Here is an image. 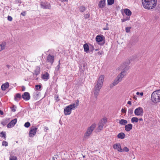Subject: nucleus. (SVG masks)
I'll list each match as a JSON object with an SVG mask.
<instances>
[{"label":"nucleus","mask_w":160,"mask_h":160,"mask_svg":"<svg viewBox=\"0 0 160 160\" xmlns=\"http://www.w3.org/2000/svg\"><path fill=\"white\" fill-rule=\"evenodd\" d=\"M104 78V75H100L98 78L96 84L94 87L93 92L95 98H97L100 90L103 86Z\"/></svg>","instance_id":"obj_1"},{"label":"nucleus","mask_w":160,"mask_h":160,"mask_svg":"<svg viewBox=\"0 0 160 160\" xmlns=\"http://www.w3.org/2000/svg\"><path fill=\"white\" fill-rule=\"evenodd\" d=\"M157 2V0H142L143 7L148 9L154 8L156 6Z\"/></svg>","instance_id":"obj_2"},{"label":"nucleus","mask_w":160,"mask_h":160,"mask_svg":"<svg viewBox=\"0 0 160 160\" xmlns=\"http://www.w3.org/2000/svg\"><path fill=\"white\" fill-rule=\"evenodd\" d=\"M79 100H77L75 101V103H72L66 106L64 109V112L65 115H68L71 114L72 110L75 109L79 105Z\"/></svg>","instance_id":"obj_3"},{"label":"nucleus","mask_w":160,"mask_h":160,"mask_svg":"<svg viewBox=\"0 0 160 160\" xmlns=\"http://www.w3.org/2000/svg\"><path fill=\"white\" fill-rule=\"evenodd\" d=\"M127 71L125 70H123L121 72L118 74L117 77L114 80L113 82L110 85V88L117 85L119 82H121L123 78L126 75Z\"/></svg>","instance_id":"obj_4"},{"label":"nucleus","mask_w":160,"mask_h":160,"mask_svg":"<svg viewBox=\"0 0 160 160\" xmlns=\"http://www.w3.org/2000/svg\"><path fill=\"white\" fill-rule=\"evenodd\" d=\"M151 100L154 103L160 102V90L153 92L151 94Z\"/></svg>","instance_id":"obj_5"},{"label":"nucleus","mask_w":160,"mask_h":160,"mask_svg":"<svg viewBox=\"0 0 160 160\" xmlns=\"http://www.w3.org/2000/svg\"><path fill=\"white\" fill-rule=\"evenodd\" d=\"M96 126V124L94 123L88 128L86 132L84 135V138L85 139H88L89 138Z\"/></svg>","instance_id":"obj_6"},{"label":"nucleus","mask_w":160,"mask_h":160,"mask_svg":"<svg viewBox=\"0 0 160 160\" xmlns=\"http://www.w3.org/2000/svg\"><path fill=\"white\" fill-rule=\"evenodd\" d=\"M95 39L97 42L100 45H103L105 43V37L102 35H98Z\"/></svg>","instance_id":"obj_7"},{"label":"nucleus","mask_w":160,"mask_h":160,"mask_svg":"<svg viewBox=\"0 0 160 160\" xmlns=\"http://www.w3.org/2000/svg\"><path fill=\"white\" fill-rule=\"evenodd\" d=\"M134 113L136 116H142L143 114V110L142 108L138 107L134 111Z\"/></svg>","instance_id":"obj_8"},{"label":"nucleus","mask_w":160,"mask_h":160,"mask_svg":"<svg viewBox=\"0 0 160 160\" xmlns=\"http://www.w3.org/2000/svg\"><path fill=\"white\" fill-rule=\"evenodd\" d=\"M107 121V119L105 118H103L99 122L98 124V130H99V131L102 129L103 127L105 125Z\"/></svg>","instance_id":"obj_9"},{"label":"nucleus","mask_w":160,"mask_h":160,"mask_svg":"<svg viewBox=\"0 0 160 160\" xmlns=\"http://www.w3.org/2000/svg\"><path fill=\"white\" fill-rule=\"evenodd\" d=\"M37 129V128L35 127H31L29 133V137H34L36 134Z\"/></svg>","instance_id":"obj_10"},{"label":"nucleus","mask_w":160,"mask_h":160,"mask_svg":"<svg viewBox=\"0 0 160 160\" xmlns=\"http://www.w3.org/2000/svg\"><path fill=\"white\" fill-rule=\"evenodd\" d=\"M54 59V56L51 54H49L47 58L46 61L48 62H49L51 65H52Z\"/></svg>","instance_id":"obj_11"},{"label":"nucleus","mask_w":160,"mask_h":160,"mask_svg":"<svg viewBox=\"0 0 160 160\" xmlns=\"http://www.w3.org/2000/svg\"><path fill=\"white\" fill-rule=\"evenodd\" d=\"M17 122V119L15 118L12 120L7 125L8 128H10L13 127Z\"/></svg>","instance_id":"obj_12"},{"label":"nucleus","mask_w":160,"mask_h":160,"mask_svg":"<svg viewBox=\"0 0 160 160\" xmlns=\"http://www.w3.org/2000/svg\"><path fill=\"white\" fill-rule=\"evenodd\" d=\"M113 147L114 149H117L118 152H122L120 143H118L114 144Z\"/></svg>","instance_id":"obj_13"},{"label":"nucleus","mask_w":160,"mask_h":160,"mask_svg":"<svg viewBox=\"0 0 160 160\" xmlns=\"http://www.w3.org/2000/svg\"><path fill=\"white\" fill-rule=\"evenodd\" d=\"M41 5V7L44 9H49L50 7V4L47 2H42Z\"/></svg>","instance_id":"obj_14"},{"label":"nucleus","mask_w":160,"mask_h":160,"mask_svg":"<svg viewBox=\"0 0 160 160\" xmlns=\"http://www.w3.org/2000/svg\"><path fill=\"white\" fill-rule=\"evenodd\" d=\"M22 98L25 100H28L30 99V95L28 92H25L22 95Z\"/></svg>","instance_id":"obj_15"},{"label":"nucleus","mask_w":160,"mask_h":160,"mask_svg":"<svg viewBox=\"0 0 160 160\" xmlns=\"http://www.w3.org/2000/svg\"><path fill=\"white\" fill-rule=\"evenodd\" d=\"M106 0H100L99 1L98 6L100 8L104 7L106 5Z\"/></svg>","instance_id":"obj_16"},{"label":"nucleus","mask_w":160,"mask_h":160,"mask_svg":"<svg viewBox=\"0 0 160 160\" xmlns=\"http://www.w3.org/2000/svg\"><path fill=\"white\" fill-rule=\"evenodd\" d=\"M132 125L131 124L126 125L125 126V130L127 132H129L132 129Z\"/></svg>","instance_id":"obj_17"},{"label":"nucleus","mask_w":160,"mask_h":160,"mask_svg":"<svg viewBox=\"0 0 160 160\" xmlns=\"http://www.w3.org/2000/svg\"><path fill=\"white\" fill-rule=\"evenodd\" d=\"M9 86V83L6 82L5 83L2 85L1 87V89L3 91H5Z\"/></svg>","instance_id":"obj_18"},{"label":"nucleus","mask_w":160,"mask_h":160,"mask_svg":"<svg viewBox=\"0 0 160 160\" xmlns=\"http://www.w3.org/2000/svg\"><path fill=\"white\" fill-rule=\"evenodd\" d=\"M40 68L39 67L37 66L34 70V72L33 73V74L36 76L38 75L40 73Z\"/></svg>","instance_id":"obj_19"},{"label":"nucleus","mask_w":160,"mask_h":160,"mask_svg":"<svg viewBox=\"0 0 160 160\" xmlns=\"http://www.w3.org/2000/svg\"><path fill=\"white\" fill-rule=\"evenodd\" d=\"M42 78L45 80L48 79L49 78V74L47 72H45V74L42 75Z\"/></svg>","instance_id":"obj_20"},{"label":"nucleus","mask_w":160,"mask_h":160,"mask_svg":"<svg viewBox=\"0 0 160 160\" xmlns=\"http://www.w3.org/2000/svg\"><path fill=\"white\" fill-rule=\"evenodd\" d=\"M6 45V43L5 42H3L0 44V52L5 49Z\"/></svg>","instance_id":"obj_21"},{"label":"nucleus","mask_w":160,"mask_h":160,"mask_svg":"<svg viewBox=\"0 0 160 160\" xmlns=\"http://www.w3.org/2000/svg\"><path fill=\"white\" fill-rule=\"evenodd\" d=\"M125 14L128 16H130L132 14V12L128 9H125L124 10Z\"/></svg>","instance_id":"obj_22"},{"label":"nucleus","mask_w":160,"mask_h":160,"mask_svg":"<svg viewBox=\"0 0 160 160\" xmlns=\"http://www.w3.org/2000/svg\"><path fill=\"white\" fill-rule=\"evenodd\" d=\"M21 98V95L20 93H17L15 96L14 99L15 101H19Z\"/></svg>","instance_id":"obj_23"},{"label":"nucleus","mask_w":160,"mask_h":160,"mask_svg":"<svg viewBox=\"0 0 160 160\" xmlns=\"http://www.w3.org/2000/svg\"><path fill=\"white\" fill-rule=\"evenodd\" d=\"M119 123L122 125H124L128 123V121L126 120L122 119L120 120Z\"/></svg>","instance_id":"obj_24"},{"label":"nucleus","mask_w":160,"mask_h":160,"mask_svg":"<svg viewBox=\"0 0 160 160\" xmlns=\"http://www.w3.org/2000/svg\"><path fill=\"white\" fill-rule=\"evenodd\" d=\"M83 47L84 51L86 52H88L89 50L88 45L87 43H85L84 44Z\"/></svg>","instance_id":"obj_25"},{"label":"nucleus","mask_w":160,"mask_h":160,"mask_svg":"<svg viewBox=\"0 0 160 160\" xmlns=\"http://www.w3.org/2000/svg\"><path fill=\"white\" fill-rule=\"evenodd\" d=\"M117 137L119 138L123 139L124 138L125 134L123 132L120 133L118 135Z\"/></svg>","instance_id":"obj_26"},{"label":"nucleus","mask_w":160,"mask_h":160,"mask_svg":"<svg viewBox=\"0 0 160 160\" xmlns=\"http://www.w3.org/2000/svg\"><path fill=\"white\" fill-rule=\"evenodd\" d=\"M9 119H6L4 120H2L1 121V124L3 126H5L6 124L8 122Z\"/></svg>","instance_id":"obj_27"},{"label":"nucleus","mask_w":160,"mask_h":160,"mask_svg":"<svg viewBox=\"0 0 160 160\" xmlns=\"http://www.w3.org/2000/svg\"><path fill=\"white\" fill-rule=\"evenodd\" d=\"M131 121L132 123L134 122H137L138 121V119L137 118L133 117L132 118Z\"/></svg>","instance_id":"obj_28"},{"label":"nucleus","mask_w":160,"mask_h":160,"mask_svg":"<svg viewBox=\"0 0 160 160\" xmlns=\"http://www.w3.org/2000/svg\"><path fill=\"white\" fill-rule=\"evenodd\" d=\"M86 9V8L83 6H81L79 8L80 11L82 12H83Z\"/></svg>","instance_id":"obj_29"},{"label":"nucleus","mask_w":160,"mask_h":160,"mask_svg":"<svg viewBox=\"0 0 160 160\" xmlns=\"http://www.w3.org/2000/svg\"><path fill=\"white\" fill-rule=\"evenodd\" d=\"M0 137L2 138H3L4 139L6 138V133L5 132H1L0 133Z\"/></svg>","instance_id":"obj_30"},{"label":"nucleus","mask_w":160,"mask_h":160,"mask_svg":"<svg viewBox=\"0 0 160 160\" xmlns=\"http://www.w3.org/2000/svg\"><path fill=\"white\" fill-rule=\"evenodd\" d=\"M114 0H108V5H112L114 3Z\"/></svg>","instance_id":"obj_31"},{"label":"nucleus","mask_w":160,"mask_h":160,"mask_svg":"<svg viewBox=\"0 0 160 160\" xmlns=\"http://www.w3.org/2000/svg\"><path fill=\"white\" fill-rule=\"evenodd\" d=\"M17 158L16 156L11 155L9 157V160H16Z\"/></svg>","instance_id":"obj_32"},{"label":"nucleus","mask_w":160,"mask_h":160,"mask_svg":"<svg viewBox=\"0 0 160 160\" xmlns=\"http://www.w3.org/2000/svg\"><path fill=\"white\" fill-rule=\"evenodd\" d=\"M133 113L132 109L129 108L128 109V115H131Z\"/></svg>","instance_id":"obj_33"},{"label":"nucleus","mask_w":160,"mask_h":160,"mask_svg":"<svg viewBox=\"0 0 160 160\" xmlns=\"http://www.w3.org/2000/svg\"><path fill=\"white\" fill-rule=\"evenodd\" d=\"M41 88V86L40 85H35V89L36 90H39Z\"/></svg>","instance_id":"obj_34"},{"label":"nucleus","mask_w":160,"mask_h":160,"mask_svg":"<svg viewBox=\"0 0 160 160\" xmlns=\"http://www.w3.org/2000/svg\"><path fill=\"white\" fill-rule=\"evenodd\" d=\"M90 14L89 13H88L84 15V17L85 19H88L90 17Z\"/></svg>","instance_id":"obj_35"},{"label":"nucleus","mask_w":160,"mask_h":160,"mask_svg":"<svg viewBox=\"0 0 160 160\" xmlns=\"http://www.w3.org/2000/svg\"><path fill=\"white\" fill-rule=\"evenodd\" d=\"M129 17H127L125 18L122 19H121L122 22H124L128 20H129Z\"/></svg>","instance_id":"obj_36"},{"label":"nucleus","mask_w":160,"mask_h":160,"mask_svg":"<svg viewBox=\"0 0 160 160\" xmlns=\"http://www.w3.org/2000/svg\"><path fill=\"white\" fill-rule=\"evenodd\" d=\"M30 125V122H26L24 125V126L27 128H28Z\"/></svg>","instance_id":"obj_37"},{"label":"nucleus","mask_w":160,"mask_h":160,"mask_svg":"<svg viewBox=\"0 0 160 160\" xmlns=\"http://www.w3.org/2000/svg\"><path fill=\"white\" fill-rule=\"evenodd\" d=\"M122 152L125 151L126 152H128L129 150V149L126 147H124L123 149H122Z\"/></svg>","instance_id":"obj_38"},{"label":"nucleus","mask_w":160,"mask_h":160,"mask_svg":"<svg viewBox=\"0 0 160 160\" xmlns=\"http://www.w3.org/2000/svg\"><path fill=\"white\" fill-rule=\"evenodd\" d=\"M131 28L130 27H126L125 28V30L127 32H130Z\"/></svg>","instance_id":"obj_39"},{"label":"nucleus","mask_w":160,"mask_h":160,"mask_svg":"<svg viewBox=\"0 0 160 160\" xmlns=\"http://www.w3.org/2000/svg\"><path fill=\"white\" fill-rule=\"evenodd\" d=\"M2 145L3 146H7L8 145V143L6 141H4L2 142Z\"/></svg>","instance_id":"obj_40"},{"label":"nucleus","mask_w":160,"mask_h":160,"mask_svg":"<svg viewBox=\"0 0 160 160\" xmlns=\"http://www.w3.org/2000/svg\"><path fill=\"white\" fill-rule=\"evenodd\" d=\"M60 68V65H58L55 68V71L56 72H58L59 71Z\"/></svg>","instance_id":"obj_41"},{"label":"nucleus","mask_w":160,"mask_h":160,"mask_svg":"<svg viewBox=\"0 0 160 160\" xmlns=\"http://www.w3.org/2000/svg\"><path fill=\"white\" fill-rule=\"evenodd\" d=\"M83 68L82 70V68H81V67H80V70L81 71L83 72L84 71V70L85 69V67H86V64L85 63H83Z\"/></svg>","instance_id":"obj_42"},{"label":"nucleus","mask_w":160,"mask_h":160,"mask_svg":"<svg viewBox=\"0 0 160 160\" xmlns=\"http://www.w3.org/2000/svg\"><path fill=\"white\" fill-rule=\"evenodd\" d=\"M16 108V107L14 105H13L12 107L11 108V110L12 112H15L16 111L15 108Z\"/></svg>","instance_id":"obj_43"},{"label":"nucleus","mask_w":160,"mask_h":160,"mask_svg":"<svg viewBox=\"0 0 160 160\" xmlns=\"http://www.w3.org/2000/svg\"><path fill=\"white\" fill-rule=\"evenodd\" d=\"M8 21H12V18L11 16H8Z\"/></svg>","instance_id":"obj_44"},{"label":"nucleus","mask_w":160,"mask_h":160,"mask_svg":"<svg viewBox=\"0 0 160 160\" xmlns=\"http://www.w3.org/2000/svg\"><path fill=\"white\" fill-rule=\"evenodd\" d=\"M126 109L125 108H122L121 110V112L122 113H126Z\"/></svg>","instance_id":"obj_45"},{"label":"nucleus","mask_w":160,"mask_h":160,"mask_svg":"<svg viewBox=\"0 0 160 160\" xmlns=\"http://www.w3.org/2000/svg\"><path fill=\"white\" fill-rule=\"evenodd\" d=\"M54 98L56 101H58L59 100V99H58L59 97L58 95H55L54 97Z\"/></svg>","instance_id":"obj_46"},{"label":"nucleus","mask_w":160,"mask_h":160,"mask_svg":"<svg viewBox=\"0 0 160 160\" xmlns=\"http://www.w3.org/2000/svg\"><path fill=\"white\" fill-rule=\"evenodd\" d=\"M108 23H107L106 24V27H105V28H103V29L104 30H108L109 29V28L108 27Z\"/></svg>","instance_id":"obj_47"},{"label":"nucleus","mask_w":160,"mask_h":160,"mask_svg":"<svg viewBox=\"0 0 160 160\" xmlns=\"http://www.w3.org/2000/svg\"><path fill=\"white\" fill-rule=\"evenodd\" d=\"M136 94L137 95H140L141 96H142L143 95V93L142 92H137V93H136Z\"/></svg>","instance_id":"obj_48"},{"label":"nucleus","mask_w":160,"mask_h":160,"mask_svg":"<svg viewBox=\"0 0 160 160\" xmlns=\"http://www.w3.org/2000/svg\"><path fill=\"white\" fill-rule=\"evenodd\" d=\"M22 91H24L25 90V88L24 86H22Z\"/></svg>","instance_id":"obj_49"},{"label":"nucleus","mask_w":160,"mask_h":160,"mask_svg":"<svg viewBox=\"0 0 160 160\" xmlns=\"http://www.w3.org/2000/svg\"><path fill=\"white\" fill-rule=\"evenodd\" d=\"M36 95V96H35V98H37L36 96H38V94L37 92H34L33 93V96H34L35 95Z\"/></svg>","instance_id":"obj_50"},{"label":"nucleus","mask_w":160,"mask_h":160,"mask_svg":"<svg viewBox=\"0 0 160 160\" xmlns=\"http://www.w3.org/2000/svg\"><path fill=\"white\" fill-rule=\"evenodd\" d=\"M102 52H98V55H102Z\"/></svg>","instance_id":"obj_51"},{"label":"nucleus","mask_w":160,"mask_h":160,"mask_svg":"<svg viewBox=\"0 0 160 160\" xmlns=\"http://www.w3.org/2000/svg\"><path fill=\"white\" fill-rule=\"evenodd\" d=\"M1 114L2 115H3V112H2V111L0 110V115Z\"/></svg>","instance_id":"obj_52"},{"label":"nucleus","mask_w":160,"mask_h":160,"mask_svg":"<svg viewBox=\"0 0 160 160\" xmlns=\"http://www.w3.org/2000/svg\"><path fill=\"white\" fill-rule=\"evenodd\" d=\"M127 103L130 105H131V102L130 101H128Z\"/></svg>","instance_id":"obj_53"},{"label":"nucleus","mask_w":160,"mask_h":160,"mask_svg":"<svg viewBox=\"0 0 160 160\" xmlns=\"http://www.w3.org/2000/svg\"><path fill=\"white\" fill-rule=\"evenodd\" d=\"M57 158H55V157H53L52 158V160H56V159H57Z\"/></svg>","instance_id":"obj_54"},{"label":"nucleus","mask_w":160,"mask_h":160,"mask_svg":"<svg viewBox=\"0 0 160 160\" xmlns=\"http://www.w3.org/2000/svg\"><path fill=\"white\" fill-rule=\"evenodd\" d=\"M61 2H64V1H66V2H68V0H60Z\"/></svg>","instance_id":"obj_55"},{"label":"nucleus","mask_w":160,"mask_h":160,"mask_svg":"<svg viewBox=\"0 0 160 160\" xmlns=\"http://www.w3.org/2000/svg\"><path fill=\"white\" fill-rule=\"evenodd\" d=\"M133 98L135 99V100H136L137 99V97L135 96H134V97H133Z\"/></svg>","instance_id":"obj_56"},{"label":"nucleus","mask_w":160,"mask_h":160,"mask_svg":"<svg viewBox=\"0 0 160 160\" xmlns=\"http://www.w3.org/2000/svg\"><path fill=\"white\" fill-rule=\"evenodd\" d=\"M139 120L140 121H142V120H143V119H142V118H140L139 119Z\"/></svg>","instance_id":"obj_57"},{"label":"nucleus","mask_w":160,"mask_h":160,"mask_svg":"<svg viewBox=\"0 0 160 160\" xmlns=\"http://www.w3.org/2000/svg\"><path fill=\"white\" fill-rule=\"evenodd\" d=\"M21 15H22V16H25L24 14H23L22 13H21Z\"/></svg>","instance_id":"obj_58"},{"label":"nucleus","mask_w":160,"mask_h":160,"mask_svg":"<svg viewBox=\"0 0 160 160\" xmlns=\"http://www.w3.org/2000/svg\"><path fill=\"white\" fill-rule=\"evenodd\" d=\"M58 65H60V60H59L58 61Z\"/></svg>","instance_id":"obj_59"},{"label":"nucleus","mask_w":160,"mask_h":160,"mask_svg":"<svg viewBox=\"0 0 160 160\" xmlns=\"http://www.w3.org/2000/svg\"><path fill=\"white\" fill-rule=\"evenodd\" d=\"M92 49L93 50H94V47H93V46H92Z\"/></svg>","instance_id":"obj_60"},{"label":"nucleus","mask_w":160,"mask_h":160,"mask_svg":"<svg viewBox=\"0 0 160 160\" xmlns=\"http://www.w3.org/2000/svg\"><path fill=\"white\" fill-rule=\"evenodd\" d=\"M45 128L46 129H47V130H48V128L47 127H45Z\"/></svg>","instance_id":"obj_61"},{"label":"nucleus","mask_w":160,"mask_h":160,"mask_svg":"<svg viewBox=\"0 0 160 160\" xmlns=\"http://www.w3.org/2000/svg\"><path fill=\"white\" fill-rule=\"evenodd\" d=\"M98 49H95V51H98Z\"/></svg>","instance_id":"obj_62"},{"label":"nucleus","mask_w":160,"mask_h":160,"mask_svg":"<svg viewBox=\"0 0 160 160\" xmlns=\"http://www.w3.org/2000/svg\"><path fill=\"white\" fill-rule=\"evenodd\" d=\"M82 68V67H81V68H82H82Z\"/></svg>","instance_id":"obj_63"}]
</instances>
